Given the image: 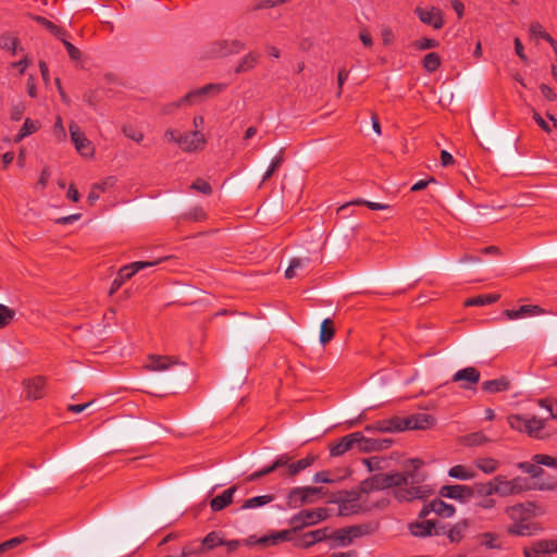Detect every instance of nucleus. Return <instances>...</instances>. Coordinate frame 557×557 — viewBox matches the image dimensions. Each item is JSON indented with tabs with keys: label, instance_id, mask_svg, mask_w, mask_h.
I'll return each instance as SVG.
<instances>
[{
	"label": "nucleus",
	"instance_id": "obj_35",
	"mask_svg": "<svg viewBox=\"0 0 557 557\" xmlns=\"http://www.w3.org/2000/svg\"><path fill=\"white\" fill-rule=\"evenodd\" d=\"M448 475L450 478H454L457 480H463V481L472 480L475 478L474 471H472L471 469H469L462 465H457V466L451 467L448 471Z\"/></svg>",
	"mask_w": 557,
	"mask_h": 557
},
{
	"label": "nucleus",
	"instance_id": "obj_23",
	"mask_svg": "<svg viewBox=\"0 0 557 557\" xmlns=\"http://www.w3.org/2000/svg\"><path fill=\"white\" fill-rule=\"evenodd\" d=\"M357 435L356 433H350L344 437H342L337 443L333 444L330 448L331 456L338 457L347 453L348 450L355 448V443Z\"/></svg>",
	"mask_w": 557,
	"mask_h": 557
},
{
	"label": "nucleus",
	"instance_id": "obj_1",
	"mask_svg": "<svg viewBox=\"0 0 557 557\" xmlns=\"http://www.w3.org/2000/svg\"><path fill=\"white\" fill-rule=\"evenodd\" d=\"M411 468L404 472L377 473L362 482V491H380L395 487L393 494L399 502L422 499L432 494L429 485L422 484L425 474L420 472L423 461L419 458L408 461Z\"/></svg>",
	"mask_w": 557,
	"mask_h": 557
},
{
	"label": "nucleus",
	"instance_id": "obj_30",
	"mask_svg": "<svg viewBox=\"0 0 557 557\" xmlns=\"http://www.w3.org/2000/svg\"><path fill=\"white\" fill-rule=\"evenodd\" d=\"M474 466L485 474H492L498 470L500 462L492 457H480L474 460Z\"/></svg>",
	"mask_w": 557,
	"mask_h": 557
},
{
	"label": "nucleus",
	"instance_id": "obj_31",
	"mask_svg": "<svg viewBox=\"0 0 557 557\" xmlns=\"http://www.w3.org/2000/svg\"><path fill=\"white\" fill-rule=\"evenodd\" d=\"M258 61H259V54H257L255 52H249L242 58V60L235 67L234 72L236 74L248 72L257 65Z\"/></svg>",
	"mask_w": 557,
	"mask_h": 557
},
{
	"label": "nucleus",
	"instance_id": "obj_50",
	"mask_svg": "<svg viewBox=\"0 0 557 557\" xmlns=\"http://www.w3.org/2000/svg\"><path fill=\"white\" fill-rule=\"evenodd\" d=\"M122 133L129 139L140 143L144 139V134L132 125H124Z\"/></svg>",
	"mask_w": 557,
	"mask_h": 557
},
{
	"label": "nucleus",
	"instance_id": "obj_34",
	"mask_svg": "<svg viewBox=\"0 0 557 557\" xmlns=\"http://www.w3.org/2000/svg\"><path fill=\"white\" fill-rule=\"evenodd\" d=\"M500 298L498 294L479 295L472 298H468L465 301L466 307L472 306H486L496 302Z\"/></svg>",
	"mask_w": 557,
	"mask_h": 557
},
{
	"label": "nucleus",
	"instance_id": "obj_63",
	"mask_svg": "<svg viewBox=\"0 0 557 557\" xmlns=\"http://www.w3.org/2000/svg\"><path fill=\"white\" fill-rule=\"evenodd\" d=\"M32 61L25 55L22 60L17 61V62H12L10 64L11 67H14V69H17L18 70V74H24V72L26 71V69L30 65Z\"/></svg>",
	"mask_w": 557,
	"mask_h": 557
},
{
	"label": "nucleus",
	"instance_id": "obj_22",
	"mask_svg": "<svg viewBox=\"0 0 557 557\" xmlns=\"http://www.w3.org/2000/svg\"><path fill=\"white\" fill-rule=\"evenodd\" d=\"M116 183L115 176H108L101 182L95 183L88 194L87 201L89 205H94L100 197L101 193H104L109 188L113 187Z\"/></svg>",
	"mask_w": 557,
	"mask_h": 557
},
{
	"label": "nucleus",
	"instance_id": "obj_45",
	"mask_svg": "<svg viewBox=\"0 0 557 557\" xmlns=\"http://www.w3.org/2000/svg\"><path fill=\"white\" fill-rule=\"evenodd\" d=\"M529 30L532 36L540 37L546 41H553V37L544 29L542 24H540L539 22H532Z\"/></svg>",
	"mask_w": 557,
	"mask_h": 557
},
{
	"label": "nucleus",
	"instance_id": "obj_40",
	"mask_svg": "<svg viewBox=\"0 0 557 557\" xmlns=\"http://www.w3.org/2000/svg\"><path fill=\"white\" fill-rule=\"evenodd\" d=\"M423 67L426 72L433 73L441 65V58L436 52H430L423 58Z\"/></svg>",
	"mask_w": 557,
	"mask_h": 557
},
{
	"label": "nucleus",
	"instance_id": "obj_10",
	"mask_svg": "<svg viewBox=\"0 0 557 557\" xmlns=\"http://www.w3.org/2000/svg\"><path fill=\"white\" fill-rule=\"evenodd\" d=\"M207 139L200 129L193 132L182 133L178 139V147L184 152H195L203 149Z\"/></svg>",
	"mask_w": 557,
	"mask_h": 557
},
{
	"label": "nucleus",
	"instance_id": "obj_57",
	"mask_svg": "<svg viewBox=\"0 0 557 557\" xmlns=\"http://www.w3.org/2000/svg\"><path fill=\"white\" fill-rule=\"evenodd\" d=\"M190 187L205 195H210L212 193L210 184L202 178L196 180Z\"/></svg>",
	"mask_w": 557,
	"mask_h": 557
},
{
	"label": "nucleus",
	"instance_id": "obj_26",
	"mask_svg": "<svg viewBox=\"0 0 557 557\" xmlns=\"http://www.w3.org/2000/svg\"><path fill=\"white\" fill-rule=\"evenodd\" d=\"M299 513L302 517V519H305L308 525H313L329 518V510L323 507L301 510Z\"/></svg>",
	"mask_w": 557,
	"mask_h": 557
},
{
	"label": "nucleus",
	"instance_id": "obj_8",
	"mask_svg": "<svg viewBox=\"0 0 557 557\" xmlns=\"http://www.w3.org/2000/svg\"><path fill=\"white\" fill-rule=\"evenodd\" d=\"M357 440L355 447L360 453H373L388 449L393 445L392 438H372L366 437L361 432H355Z\"/></svg>",
	"mask_w": 557,
	"mask_h": 557
},
{
	"label": "nucleus",
	"instance_id": "obj_2",
	"mask_svg": "<svg viewBox=\"0 0 557 557\" xmlns=\"http://www.w3.org/2000/svg\"><path fill=\"white\" fill-rule=\"evenodd\" d=\"M507 420L511 429L531 437H540V433L545 426V420L535 416L510 414Z\"/></svg>",
	"mask_w": 557,
	"mask_h": 557
},
{
	"label": "nucleus",
	"instance_id": "obj_14",
	"mask_svg": "<svg viewBox=\"0 0 557 557\" xmlns=\"http://www.w3.org/2000/svg\"><path fill=\"white\" fill-rule=\"evenodd\" d=\"M25 395L27 399L37 400L45 396L46 379L44 376H35L23 382Z\"/></svg>",
	"mask_w": 557,
	"mask_h": 557
},
{
	"label": "nucleus",
	"instance_id": "obj_46",
	"mask_svg": "<svg viewBox=\"0 0 557 557\" xmlns=\"http://www.w3.org/2000/svg\"><path fill=\"white\" fill-rule=\"evenodd\" d=\"M15 312L9 307L0 304V329L5 327L14 319Z\"/></svg>",
	"mask_w": 557,
	"mask_h": 557
},
{
	"label": "nucleus",
	"instance_id": "obj_47",
	"mask_svg": "<svg viewBox=\"0 0 557 557\" xmlns=\"http://www.w3.org/2000/svg\"><path fill=\"white\" fill-rule=\"evenodd\" d=\"M309 263V259L305 258H294L292 259L288 268L285 271V277L290 280L296 276V265H307Z\"/></svg>",
	"mask_w": 557,
	"mask_h": 557
},
{
	"label": "nucleus",
	"instance_id": "obj_12",
	"mask_svg": "<svg viewBox=\"0 0 557 557\" xmlns=\"http://www.w3.org/2000/svg\"><path fill=\"white\" fill-rule=\"evenodd\" d=\"M401 431L426 430L435 424V419L429 413H416L407 418H400Z\"/></svg>",
	"mask_w": 557,
	"mask_h": 557
},
{
	"label": "nucleus",
	"instance_id": "obj_54",
	"mask_svg": "<svg viewBox=\"0 0 557 557\" xmlns=\"http://www.w3.org/2000/svg\"><path fill=\"white\" fill-rule=\"evenodd\" d=\"M488 442L490 440L481 432L472 433L466 436V443L468 445H483Z\"/></svg>",
	"mask_w": 557,
	"mask_h": 557
},
{
	"label": "nucleus",
	"instance_id": "obj_42",
	"mask_svg": "<svg viewBox=\"0 0 557 557\" xmlns=\"http://www.w3.org/2000/svg\"><path fill=\"white\" fill-rule=\"evenodd\" d=\"M557 553V541H541L535 545V555Z\"/></svg>",
	"mask_w": 557,
	"mask_h": 557
},
{
	"label": "nucleus",
	"instance_id": "obj_11",
	"mask_svg": "<svg viewBox=\"0 0 557 557\" xmlns=\"http://www.w3.org/2000/svg\"><path fill=\"white\" fill-rule=\"evenodd\" d=\"M438 495L441 497L456 499L460 503H466L474 496V490L468 485H444L440 488Z\"/></svg>",
	"mask_w": 557,
	"mask_h": 557
},
{
	"label": "nucleus",
	"instance_id": "obj_49",
	"mask_svg": "<svg viewBox=\"0 0 557 557\" xmlns=\"http://www.w3.org/2000/svg\"><path fill=\"white\" fill-rule=\"evenodd\" d=\"M506 512L511 520L524 519L525 509L522 504H517L506 508Z\"/></svg>",
	"mask_w": 557,
	"mask_h": 557
},
{
	"label": "nucleus",
	"instance_id": "obj_37",
	"mask_svg": "<svg viewBox=\"0 0 557 557\" xmlns=\"http://www.w3.org/2000/svg\"><path fill=\"white\" fill-rule=\"evenodd\" d=\"M273 499H274L273 495H261V496L248 498L243 503L242 509H253L257 507H261V506H264V505L271 503Z\"/></svg>",
	"mask_w": 557,
	"mask_h": 557
},
{
	"label": "nucleus",
	"instance_id": "obj_61",
	"mask_svg": "<svg viewBox=\"0 0 557 557\" xmlns=\"http://www.w3.org/2000/svg\"><path fill=\"white\" fill-rule=\"evenodd\" d=\"M83 99L84 101L90 106V107H96V104L98 103V92L97 90L95 89H89L87 90L84 95H83Z\"/></svg>",
	"mask_w": 557,
	"mask_h": 557
},
{
	"label": "nucleus",
	"instance_id": "obj_4",
	"mask_svg": "<svg viewBox=\"0 0 557 557\" xmlns=\"http://www.w3.org/2000/svg\"><path fill=\"white\" fill-rule=\"evenodd\" d=\"M324 494L323 487H294L287 495L286 504L289 508H299L305 504H312L314 496Z\"/></svg>",
	"mask_w": 557,
	"mask_h": 557
},
{
	"label": "nucleus",
	"instance_id": "obj_24",
	"mask_svg": "<svg viewBox=\"0 0 557 557\" xmlns=\"http://www.w3.org/2000/svg\"><path fill=\"white\" fill-rule=\"evenodd\" d=\"M468 529V520L462 519L455 523L454 525H451L447 531H444V528H442L441 532L445 533L451 543H459L463 539Z\"/></svg>",
	"mask_w": 557,
	"mask_h": 557
},
{
	"label": "nucleus",
	"instance_id": "obj_43",
	"mask_svg": "<svg viewBox=\"0 0 557 557\" xmlns=\"http://www.w3.org/2000/svg\"><path fill=\"white\" fill-rule=\"evenodd\" d=\"M475 487L480 496L488 497L492 495H496L495 476L488 482L476 484Z\"/></svg>",
	"mask_w": 557,
	"mask_h": 557
},
{
	"label": "nucleus",
	"instance_id": "obj_18",
	"mask_svg": "<svg viewBox=\"0 0 557 557\" xmlns=\"http://www.w3.org/2000/svg\"><path fill=\"white\" fill-rule=\"evenodd\" d=\"M480 380V371L474 367H467L457 371L453 376V382H463L462 388H471Z\"/></svg>",
	"mask_w": 557,
	"mask_h": 557
},
{
	"label": "nucleus",
	"instance_id": "obj_48",
	"mask_svg": "<svg viewBox=\"0 0 557 557\" xmlns=\"http://www.w3.org/2000/svg\"><path fill=\"white\" fill-rule=\"evenodd\" d=\"M283 163V150L280 151V153L272 160L268 171L264 173L262 177V182L268 181L273 173L282 165Z\"/></svg>",
	"mask_w": 557,
	"mask_h": 557
},
{
	"label": "nucleus",
	"instance_id": "obj_55",
	"mask_svg": "<svg viewBox=\"0 0 557 557\" xmlns=\"http://www.w3.org/2000/svg\"><path fill=\"white\" fill-rule=\"evenodd\" d=\"M287 0H257L252 10L270 9L285 3Z\"/></svg>",
	"mask_w": 557,
	"mask_h": 557
},
{
	"label": "nucleus",
	"instance_id": "obj_41",
	"mask_svg": "<svg viewBox=\"0 0 557 557\" xmlns=\"http://www.w3.org/2000/svg\"><path fill=\"white\" fill-rule=\"evenodd\" d=\"M508 534L519 535V536H528L532 534L531 527L523 522H516L508 527Z\"/></svg>",
	"mask_w": 557,
	"mask_h": 557
},
{
	"label": "nucleus",
	"instance_id": "obj_25",
	"mask_svg": "<svg viewBox=\"0 0 557 557\" xmlns=\"http://www.w3.org/2000/svg\"><path fill=\"white\" fill-rule=\"evenodd\" d=\"M429 507L433 509V512L443 518H450L456 513L455 506L445 503L441 497L429 502Z\"/></svg>",
	"mask_w": 557,
	"mask_h": 557
},
{
	"label": "nucleus",
	"instance_id": "obj_59",
	"mask_svg": "<svg viewBox=\"0 0 557 557\" xmlns=\"http://www.w3.org/2000/svg\"><path fill=\"white\" fill-rule=\"evenodd\" d=\"M414 47L419 50H428L438 47V41L430 38H422L414 42Z\"/></svg>",
	"mask_w": 557,
	"mask_h": 557
},
{
	"label": "nucleus",
	"instance_id": "obj_56",
	"mask_svg": "<svg viewBox=\"0 0 557 557\" xmlns=\"http://www.w3.org/2000/svg\"><path fill=\"white\" fill-rule=\"evenodd\" d=\"M62 44L64 45L70 58L74 61H77L81 59L82 57V53L79 51L78 48H76L75 46H73L70 41L66 40V36L63 37V38H59Z\"/></svg>",
	"mask_w": 557,
	"mask_h": 557
},
{
	"label": "nucleus",
	"instance_id": "obj_28",
	"mask_svg": "<svg viewBox=\"0 0 557 557\" xmlns=\"http://www.w3.org/2000/svg\"><path fill=\"white\" fill-rule=\"evenodd\" d=\"M315 460H317V456L308 455L305 458H302L296 462L289 463L288 468L286 470V475H288V476L297 475L301 471H304L307 468H309L310 466H312Z\"/></svg>",
	"mask_w": 557,
	"mask_h": 557
},
{
	"label": "nucleus",
	"instance_id": "obj_29",
	"mask_svg": "<svg viewBox=\"0 0 557 557\" xmlns=\"http://www.w3.org/2000/svg\"><path fill=\"white\" fill-rule=\"evenodd\" d=\"M509 387H510V383L506 377L485 381L482 383V386H481L482 391L490 393V394L505 392Z\"/></svg>",
	"mask_w": 557,
	"mask_h": 557
},
{
	"label": "nucleus",
	"instance_id": "obj_13",
	"mask_svg": "<svg viewBox=\"0 0 557 557\" xmlns=\"http://www.w3.org/2000/svg\"><path fill=\"white\" fill-rule=\"evenodd\" d=\"M414 13L419 20L434 29H441L444 26V18L441 9L432 7L430 9L416 8Z\"/></svg>",
	"mask_w": 557,
	"mask_h": 557
},
{
	"label": "nucleus",
	"instance_id": "obj_60",
	"mask_svg": "<svg viewBox=\"0 0 557 557\" xmlns=\"http://www.w3.org/2000/svg\"><path fill=\"white\" fill-rule=\"evenodd\" d=\"M25 106L23 103H16L11 108L10 117L12 121H20L24 114Z\"/></svg>",
	"mask_w": 557,
	"mask_h": 557
},
{
	"label": "nucleus",
	"instance_id": "obj_21",
	"mask_svg": "<svg viewBox=\"0 0 557 557\" xmlns=\"http://www.w3.org/2000/svg\"><path fill=\"white\" fill-rule=\"evenodd\" d=\"M237 491V486L233 485L225 490L221 495L213 497L210 502V508L212 511H221L233 503L234 495Z\"/></svg>",
	"mask_w": 557,
	"mask_h": 557
},
{
	"label": "nucleus",
	"instance_id": "obj_6",
	"mask_svg": "<svg viewBox=\"0 0 557 557\" xmlns=\"http://www.w3.org/2000/svg\"><path fill=\"white\" fill-rule=\"evenodd\" d=\"M225 88V84H208L201 88L189 91L178 101L172 103L171 107L177 108L184 104H194L206 97L222 92Z\"/></svg>",
	"mask_w": 557,
	"mask_h": 557
},
{
	"label": "nucleus",
	"instance_id": "obj_7",
	"mask_svg": "<svg viewBox=\"0 0 557 557\" xmlns=\"http://www.w3.org/2000/svg\"><path fill=\"white\" fill-rule=\"evenodd\" d=\"M245 48L239 40H218L212 42L206 50L207 58H222L238 53Z\"/></svg>",
	"mask_w": 557,
	"mask_h": 557
},
{
	"label": "nucleus",
	"instance_id": "obj_62",
	"mask_svg": "<svg viewBox=\"0 0 557 557\" xmlns=\"http://www.w3.org/2000/svg\"><path fill=\"white\" fill-rule=\"evenodd\" d=\"M181 134L178 131L174 129V128H168L165 132H164V135H163V138L165 141L168 143H175L178 145V139L181 137Z\"/></svg>",
	"mask_w": 557,
	"mask_h": 557
},
{
	"label": "nucleus",
	"instance_id": "obj_64",
	"mask_svg": "<svg viewBox=\"0 0 557 557\" xmlns=\"http://www.w3.org/2000/svg\"><path fill=\"white\" fill-rule=\"evenodd\" d=\"M540 90L542 95L548 100V101H555L557 100V94L546 84L540 85Z\"/></svg>",
	"mask_w": 557,
	"mask_h": 557
},
{
	"label": "nucleus",
	"instance_id": "obj_19",
	"mask_svg": "<svg viewBox=\"0 0 557 557\" xmlns=\"http://www.w3.org/2000/svg\"><path fill=\"white\" fill-rule=\"evenodd\" d=\"M360 528L358 527L343 528L330 535V540L334 541L338 546H346L351 544L354 539L360 536Z\"/></svg>",
	"mask_w": 557,
	"mask_h": 557
},
{
	"label": "nucleus",
	"instance_id": "obj_36",
	"mask_svg": "<svg viewBox=\"0 0 557 557\" xmlns=\"http://www.w3.org/2000/svg\"><path fill=\"white\" fill-rule=\"evenodd\" d=\"M40 124L36 120L26 119L18 134L15 137V141L18 143L26 136H29L38 131Z\"/></svg>",
	"mask_w": 557,
	"mask_h": 557
},
{
	"label": "nucleus",
	"instance_id": "obj_51",
	"mask_svg": "<svg viewBox=\"0 0 557 557\" xmlns=\"http://www.w3.org/2000/svg\"><path fill=\"white\" fill-rule=\"evenodd\" d=\"M532 460L536 465H543V466H547V467L557 468V458H554L549 455L537 454V455L533 456Z\"/></svg>",
	"mask_w": 557,
	"mask_h": 557
},
{
	"label": "nucleus",
	"instance_id": "obj_9",
	"mask_svg": "<svg viewBox=\"0 0 557 557\" xmlns=\"http://www.w3.org/2000/svg\"><path fill=\"white\" fill-rule=\"evenodd\" d=\"M71 140L73 141L75 149L83 157H90L94 153V147L91 141L85 136L81 127L72 121L69 125Z\"/></svg>",
	"mask_w": 557,
	"mask_h": 557
},
{
	"label": "nucleus",
	"instance_id": "obj_17",
	"mask_svg": "<svg viewBox=\"0 0 557 557\" xmlns=\"http://www.w3.org/2000/svg\"><path fill=\"white\" fill-rule=\"evenodd\" d=\"M410 533L417 537H426L442 534L432 520L416 521L409 524Z\"/></svg>",
	"mask_w": 557,
	"mask_h": 557
},
{
	"label": "nucleus",
	"instance_id": "obj_33",
	"mask_svg": "<svg viewBox=\"0 0 557 557\" xmlns=\"http://www.w3.org/2000/svg\"><path fill=\"white\" fill-rule=\"evenodd\" d=\"M37 23L44 26L50 34L55 36L57 38H63L67 36V33L62 27L55 25L51 21L47 20L44 16L36 15L33 17Z\"/></svg>",
	"mask_w": 557,
	"mask_h": 557
},
{
	"label": "nucleus",
	"instance_id": "obj_44",
	"mask_svg": "<svg viewBox=\"0 0 557 557\" xmlns=\"http://www.w3.org/2000/svg\"><path fill=\"white\" fill-rule=\"evenodd\" d=\"M27 541V537L24 535L12 537L8 541H4L0 543V555L4 554L5 552L15 548L20 544Z\"/></svg>",
	"mask_w": 557,
	"mask_h": 557
},
{
	"label": "nucleus",
	"instance_id": "obj_53",
	"mask_svg": "<svg viewBox=\"0 0 557 557\" xmlns=\"http://www.w3.org/2000/svg\"><path fill=\"white\" fill-rule=\"evenodd\" d=\"M481 544L486 548H499L497 536L494 533L486 532L481 535Z\"/></svg>",
	"mask_w": 557,
	"mask_h": 557
},
{
	"label": "nucleus",
	"instance_id": "obj_52",
	"mask_svg": "<svg viewBox=\"0 0 557 557\" xmlns=\"http://www.w3.org/2000/svg\"><path fill=\"white\" fill-rule=\"evenodd\" d=\"M53 135L58 141H64L66 139V131L63 126V122L60 115H58L55 119Z\"/></svg>",
	"mask_w": 557,
	"mask_h": 557
},
{
	"label": "nucleus",
	"instance_id": "obj_3",
	"mask_svg": "<svg viewBox=\"0 0 557 557\" xmlns=\"http://www.w3.org/2000/svg\"><path fill=\"white\" fill-rule=\"evenodd\" d=\"M169 257L159 258L154 261H135L131 264L122 267L116 277L113 280L112 285L109 290V295L112 296L116 293L121 286L128 280H131L138 271L144 270L146 268L154 267L161 263L163 260H166Z\"/></svg>",
	"mask_w": 557,
	"mask_h": 557
},
{
	"label": "nucleus",
	"instance_id": "obj_38",
	"mask_svg": "<svg viewBox=\"0 0 557 557\" xmlns=\"http://www.w3.org/2000/svg\"><path fill=\"white\" fill-rule=\"evenodd\" d=\"M335 329L331 319L323 320L320 330V342L325 345L331 342L334 337Z\"/></svg>",
	"mask_w": 557,
	"mask_h": 557
},
{
	"label": "nucleus",
	"instance_id": "obj_20",
	"mask_svg": "<svg viewBox=\"0 0 557 557\" xmlns=\"http://www.w3.org/2000/svg\"><path fill=\"white\" fill-rule=\"evenodd\" d=\"M546 311L537 305H523L517 310L506 309L504 315L509 320H517L527 315H540Z\"/></svg>",
	"mask_w": 557,
	"mask_h": 557
},
{
	"label": "nucleus",
	"instance_id": "obj_58",
	"mask_svg": "<svg viewBox=\"0 0 557 557\" xmlns=\"http://www.w3.org/2000/svg\"><path fill=\"white\" fill-rule=\"evenodd\" d=\"M519 468L522 469L524 472L531 474L533 478L539 476L540 473L543 471L542 468H540L539 465H536L535 462H521L519 463Z\"/></svg>",
	"mask_w": 557,
	"mask_h": 557
},
{
	"label": "nucleus",
	"instance_id": "obj_27",
	"mask_svg": "<svg viewBox=\"0 0 557 557\" xmlns=\"http://www.w3.org/2000/svg\"><path fill=\"white\" fill-rule=\"evenodd\" d=\"M360 510H361V505L359 503V498L356 496H350V497L339 500V505H338L339 516H350V515L359 512Z\"/></svg>",
	"mask_w": 557,
	"mask_h": 557
},
{
	"label": "nucleus",
	"instance_id": "obj_32",
	"mask_svg": "<svg viewBox=\"0 0 557 557\" xmlns=\"http://www.w3.org/2000/svg\"><path fill=\"white\" fill-rule=\"evenodd\" d=\"M223 544L224 540L220 536V534L218 532L212 531L203 537L200 547L202 553L205 554Z\"/></svg>",
	"mask_w": 557,
	"mask_h": 557
},
{
	"label": "nucleus",
	"instance_id": "obj_39",
	"mask_svg": "<svg viewBox=\"0 0 557 557\" xmlns=\"http://www.w3.org/2000/svg\"><path fill=\"white\" fill-rule=\"evenodd\" d=\"M18 40L11 34H3L0 37V48L10 51L13 55L17 52Z\"/></svg>",
	"mask_w": 557,
	"mask_h": 557
},
{
	"label": "nucleus",
	"instance_id": "obj_5",
	"mask_svg": "<svg viewBox=\"0 0 557 557\" xmlns=\"http://www.w3.org/2000/svg\"><path fill=\"white\" fill-rule=\"evenodd\" d=\"M528 488V481L517 476L508 480L505 475L495 476V493L500 497H508L522 493Z\"/></svg>",
	"mask_w": 557,
	"mask_h": 557
},
{
	"label": "nucleus",
	"instance_id": "obj_15",
	"mask_svg": "<svg viewBox=\"0 0 557 557\" xmlns=\"http://www.w3.org/2000/svg\"><path fill=\"white\" fill-rule=\"evenodd\" d=\"M178 364V360L170 356L150 355L145 368L148 371H165L171 367Z\"/></svg>",
	"mask_w": 557,
	"mask_h": 557
},
{
	"label": "nucleus",
	"instance_id": "obj_16",
	"mask_svg": "<svg viewBox=\"0 0 557 557\" xmlns=\"http://www.w3.org/2000/svg\"><path fill=\"white\" fill-rule=\"evenodd\" d=\"M368 432H401L400 417H393L391 419L379 420L369 424L364 429Z\"/></svg>",
	"mask_w": 557,
	"mask_h": 557
}]
</instances>
